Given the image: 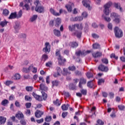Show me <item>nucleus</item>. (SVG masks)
Returning <instances> with one entry per match:
<instances>
[{"mask_svg": "<svg viewBox=\"0 0 125 125\" xmlns=\"http://www.w3.org/2000/svg\"><path fill=\"white\" fill-rule=\"evenodd\" d=\"M34 4L36 6L35 11L38 13H44L45 8L44 7L41 5L39 0H36L34 2Z\"/></svg>", "mask_w": 125, "mask_h": 125, "instance_id": "1", "label": "nucleus"}, {"mask_svg": "<svg viewBox=\"0 0 125 125\" xmlns=\"http://www.w3.org/2000/svg\"><path fill=\"white\" fill-rule=\"evenodd\" d=\"M68 29H69L70 31H74V35L76 36L77 38H79V32H78L79 24H78L77 23L74 25H72V26L69 25V26H68Z\"/></svg>", "mask_w": 125, "mask_h": 125, "instance_id": "2", "label": "nucleus"}, {"mask_svg": "<svg viewBox=\"0 0 125 125\" xmlns=\"http://www.w3.org/2000/svg\"><path fill=\"white\" fill-rule=\"evenodd\" d=\"M112 5V2L109 1L108 2L106 3L105 5H104V13L106 16H108L109 15L110 12H109V8L110 6Z\"/></svg>", "mask_w": 125, "mask_h": 125, "instance_id": "3", "label": "nucleus"}, {"mask_svg": "<svg viewBox=\"0 0 125 125\" xmlns=\"http://www.w3.org/2000/svg\"><path fill=\"white\" fill-rule=\"evenodd\" d=\"M114 31L116 38H120L123 36V32L118 27H115Z\"/></svg>", "mask_w": 125, "mask_h": 125, "instance_id": "4", "label": "nucleus"}, {"mask_svg": "<svg viewBox=\"0 0 125 125\" xmlns=\"http://www.w3.org/2000/svg\"><path fill=\"white\" fill-rule=\"evenodd\" d=\"M51 51V45L49 42H46L45 43V47L42 49V51L46 53H49Z\"/></svg>", "mask_w": 125, "mask_h": 125, "instance_id": "5", "label": "nucleus"}, {"mask_svg": "<svg viewBox=\"0 0 125 125\" xmlns=\"http://www.w3.org/2000/svg\"><path fill=\"white\" fill-rule=\"evenodd\" d=\"M112 19H114L113 20L114 22L116 24H118L120 22V16L115 13H112L110 16Z\"/></svg>", "mask_w": 125, "mask_h": 125, "instance_id": "6", "label": "nucleus"}, {"mask_svg": "<svg viewBox=\"0 0 125 125\" xmlns=\"http://www.w3.org/2000/svg\"><path fill=\"white\" fill-rule=\"evenodd\" d=\"M86 83V79L82 77L79 78V87L80 88H83V85H85Z\"/></svg>", "mask_w": 125, "mask_h": 125, "instance_id": "7", "label": "nucleus"}, {"mask_svg": "<svg viewBox=\"0 0 125 125\" xmlns=\"http://www.w3.org/2000/svg\"><path fill=\"white\" fill-rule=\"evenodd\" d=\"M92 52L91 50H87L86 51L85 50L79 51V56H82V57H85L86 55H87L89 54H90Z\"/></svg>", "mask_w": 125, "mask_h": 125, "instance_id": "8", "label": "nucleus"}, {"mask_svg": "<svg viewBox=\"0 0 125 125\" xmlns=\"http://www.w3.org/2000/svg\"><path fill=\"white\" fill-rule=\"evenodd\" d=\"M58 61H59V64L60 65H64L66 62V60L63 58V56L58 57Z\"/></svg>", "mask_w": 125, "mask_h": 125, "instance_id": "9", "label": "nucleus"}, {"mask_svg": "<svg viewBox=\"0 0 125 125\" xmlns=\"http://www.w3.org/2000/svg\"><path fill=\"white\" fill-rule=\"evenodd\" d=\"M98 70L103 72H107L108 71V67L104 66V65L100 64L98 67Z\"/></svg>", "mask_w": 125, "mask_h": 125, "instance_id": "10", "label": "nucleus"}, {"mask_svg": "<svg viewBox=\"0 0 125 125\" xmlns=\"http://www.w3.org/2000/svg\"><path fill=\"white\" fill-rule=\"evenodd\" d=\"M32 95L33 97L35 98L36 100L38 101L39 102H42V96H40L37 94L35 93L34 92L32 93Z\"/></svg>", "mask_w": 125, "mask_h": 125, "instance_id": "11", "label": "nucleus"}, {"mask_svg": "<svg viewBox=\"0 0 125 125\" xmlns=\"http://www.w3.org/2000/svg\"><path fill=\"white\" fill-rule=\"evenodd\" d=\"M43 114V111H41L39 110H36V111L35 113V115L36 118H39L42 117V115Z\"/></svg>", "mask_w": 125, "mask_h": 125, "instance_id": "12", "label": "nucleus"}, {"mask_svg": "<svg viewBox=\"0 0 125 125\" xmlns=\"http://www.w3.org/2000/svg\"><path fill=\"white\" fill-rule=\"evenodd\" d=\"M54 22V26L56 27H59L62 22L61 18H57L55 19Z\"/></svg>", "mask_w": 125, "mask_h": 125, "instance_id": "13", "label": "nucleus"}, {"mask_svg": "<svg viewBox=\"0 0 125 125\" xmlns=\"http://www.w3.org/2000/svg\"><path fill=\"white\" fill-rule=\"evenodd\" d=\"M102 55L103 54L101 52H96L92 53V56L95 58L101 57Z\"/></svg>", "mask_w": 125, "mask_h": 125, "instance_id": "14", "label": "nucleus"}, {"mask_svg": "<svg viewBox=\"0 0 125 125\" xmlns=\"http://www.w3.org/2000/svg\"><path fill=\"white\" fill-rule=\"evenodd\" d=\"M89 1L87 0H83L82 1V4L83 6L86 7V8H90V5L89 4Z\"/></svg>", "mask_w": 125, "mask_h": 125, "instance_id": "15", "label": "nucleus"}, {"mask_svg": "<svg viewBox=\"0 0 125 125\" xmlns=\"http://www.w3.org/2000/svg\"><path fill=\"white\" fill-rule=\"evenodd\" d=\"M114 6L117 9H119L120 11L122 12L123 9L122 7H121V4L120 3H114Z\"/></svg>", "mask_w": 125, "mask_h": 125, "instance_id": "16", "label": "nucleus"}, {"mask_svg": "<svg viewBox=\"0 0 125 125\" xmlns=\"http://www.w3.org/2000/svg\"><path fill=\"white\" fill-rule=\"evenodd\" d=\"M73 6H74V4L71 3V5H66L65 8H67L68 12L70 13L72 12Z\"/></svg>", "mask_w": 125, "mask_h": 125, "instance_id": "17", "label": "nucleus"}, {"mask_svg": "<svg viewBox=\"0 0 125 125\" xmlns=\"http://www.w3.org/2000/svg\"><path fill=\"white\" fill-rule=\"evenodd\" d=\"M17 18V13L16 12L12 13L8 17L9 20H12Z\"/></svg>", "mask_w": 125, "mask_h": 125, "instance_id": "18", "label": "nucleus"}, {"mask_svg": "<svg viewBox=\"0 0 125 125\" xmlns=\"http://www.w3.org/2000/svg\"><path fill=\"white\" fill-rule=\"evenodd\" d=\"M54 35L57 37H60L61 36V32L58 29L53 30Z\"/></svg>", "mask_w": 125, "mask_h": 125, "instance_id": "19", "label": "nucleus"}, {"mask_svg": "<svg viewBox=\"0 0 125 125\" xmlns=\"http://www.w3.org/2000/svg\"><path fill=\"white\" fill-rule=\"evenodd\" d=\"M6 122V118L3 116H0V125H4Z\"/></svg>", "mask_w": 125, "mask_h": 125, "instance_id": "20", "label": "nucleus"}, {"mask_svg": "<svg viewBox=\"0 0 125 125\" xmlns=\"http://www.w3.org/2000/svg\"><path fill=\"white\" fill-rule=\"evenodd\" d=\"M16 118L18 119V120L23 119L24 118V115L22 113L20 112L18 114H16Z\"/></svg>", "mask_w": 125, "mask_h": 125, "instance_id": "21", "label": "nucleus"}, {"mask_svg": "<svg viewBox=\"0 0 125 125\" xmlns=\"http://www.w3.org/2000/svg\"><path fill=\"white\" fill-rule=\"evenodd\" d=\"M60 84V82L58 80H54L52 81V87L54 86H58Z\"/></svg>", "mask_w": 125, "mask_h": 125, "instance_id": "22", "label": "nucleus"}, {"mask_svg": "<svg viewBox=\"0 0 125 125\" xmlns=\"http://www.w3.org/2000/svg\"><path fill=\"white\" fill-rule=\"evenodd\" d=\"M49 11H50V12H51V13L54 16H59L60 15L59 13H57L56 12H55V10H54V9H53L52 8H50Z\"/></svg>", "mask_w": 125, "mask_h": 125, "instance_id": "23", "label": "nucleus"}, {"mask_svg": "<svg viewBox=\"0 0 125 125\" xmlns=\"http://www.w3.org/2000/svg\"><path fill=\"white\" fill-rule=\"evenodd\" d=\"M69 104H63L62 105V111H67L69 108Z\"/></svg>", "mask_w": 125, "mask_h": 125, "instance_id": "24", "label": "nucleus"}, {"mask_svg": "<svg viewBox=\"0 0 125 125\" xmlns=\"http://www.w3.org/2000/svg\"><path fill=\"white\" fill-rule=\"evenodd\" d=\"M93 80H90V81L88 82L87 83V86L90 88H92L93 87V83L92 82H93Z\"/></svg>", "mask_w": 125, "mask_h": 125, "instance_id": "25", "label": "nucleus"}, {"mask_svg": "<svg viewBox=\"0 0 125 125\" xmlns=\"http://www.w3.org/2000/svg\"><path fill=\"white\" fill-rule=\"evenodd\" d=\"M70 45L71 48H76L78 46V44L76 42H71L70 43Z\"/></svg>", "mask_w": 125, "mask_h": 125, "instance_id": "26", "label": "nucleus"}, {"mask_svg": "<svg viewBox=\"0 0 125 125\" xmlns=\"http://www.w3.org/2000/svg\"><path fill=\"white\" fill-rule=\"evenodd\" d=\"M53 104L56 106H60L61 104V102L59 101V99H56V101H53Z\"/></svg>", "mask_w": 125, "mask_h": 125, "instance_id": "27", "label": "nucleus"}, {"mask_svg": "<svg viewBox=\"0 0 125 125\" xmlns=\"http://www.w3.org/2000/svg\"><path fill=\"white\" fill-rule=\"evenodd\" d=\"M86 75L88 79L93 78V80H94L93 74L91 72H87Z\"/></svg>", "mask_w": 125, "mask_h": 125, "instance_id": "28", "label": "nucleus"}, {"mask_svg": "<svg viewBox=\"0 0 125 125\" xmlns=\"http://www.w3.org/2000/svg\"><path fill=\"white\" fill-rule=\"evenodd\" d=\"M48 56L46 54H43L42 56V61H43L44 62H45L48 60Z\"/></svg>", "mask_w": 125, "mask_h": 125, "instance_id": "29", "label": "nucleus"}, {"mask_svg": "<svg viewBox=\"0 0 125 125\" xmlns=\"http://www.w3.org/2000/svg\"><path fill=\"white\" fill-rule=\"evenodd\" d=\"M9 103V102L7 100L5 99L1 102V105L2 106H6Z\"/></svg>", "mask_w": 125, "mask_h": 125, "instance_id": "30", "label": "nucleus"}, {"mask_svg": "<svg viewBox=\"0 0 125 125\" xmlns=\"http://www.w3.org/2000/svg\"><path fill=\"white\" fill-rule=\"evenodd\" d=\"M13 83V82L12 81L6 80L4 83V84H5L6 86H9L10 84H12Z\"/></svg>", "mask_w": 125, "mask_h": 125, "instance_id": "31", "label": "nucleus"}, {"mask_svg": "<svg viewBox=\"0 0 125 125\" xmlns=\"http://www.w3.org/2000/svg\"><path fill=\"white\" fill-rule=\"evenodd\" d=\"M8 23V21H3L0 22V26H2V27H4V26H6L7 25V24Z\"/></svg>", "mask_w": 125, "mask_h": 125, "instance_id": "32", "label": "nucleus"}, {"mask_svg": "<svg viewBox=\"0 0 125 125\" xmlns=\"http://www.w3.org/2000/svg\"><path fill=\"white\" fill-rule=\"evenodd\" d=\"M69 88L70 90H74L76 89V86L75 84H73V83H70Z\"/></svg>", "mask_w": 125, "mask_h": 125, "instance_id": "33", "label": "nucleus"}, {"mask_svg": "<svg viewBox=\"0 0 125 125\" xmlns=\"http://www.w3.org/2000/svg\"><path fill=\"white\" fill-rule=\"evenodd\" d=\"M80 92H81V93L83 94V95H86L87 94V90L86 89L81 88V89L80 90Z\"/></svg>", "mask_w": 125, "mask_h": 125, "instance_id": "34", "label": "nucleus"}, {"mask_svg": "<svg viewBox=\"0 0 125 125\" xmlns=\"http://www.w3.org/2000/svg\"><path fill=\"white\" fill-rule=\"evenodd\" d=\"M40 88L41 90H47V87L45 86L43 83H41L40 86Z\"/></svg>", "mask_w": 125, "mask_h": 125, "instance_id": "35", "label": "nucleus"}, {"mask_svg": "<svg viewBox=\"0 0 125 125\" xmlns=\"http://www.w3.org/2000/svg\"><path fill=\"white\" fill-rule=\"evenodd\" d=\"M14 28L15 30H16V32L18 33L19 29H20V27L19 26V24L18 23H16L14 26Z\"/></svg>", "mask_w": 125, "mask_h": 125, "instance_id": "36", "label": "nucleus"}, {"mask_svg": "<svg viewBox=\"0 0 125 125\" xmlns=\"http://www.w3.org/2000/svg\"><path fill=\"white\" fill-rule=\"evenodd\" d=\"M93 49H97L100 48V45L99 43H94L92 45Z\"/></svg>", "mask_w": 125, "mask_h": 125, "instance_id": "37", "label": "nucleus"}, {"mask_svg": "<svg viewBox=\"0 0 125 125\" xmlns=\"http://www.w3.org/2000/svg\"><path fill=\"white\" fill-rule=\"evenodd\" d=\"M21 78V76L19 74H16L14 76V79L15 80H20Z\"/></svg>", "mask_w": 125, "mask_h": 125, "instance_id": "38", "label": "nucleus"}, {"mask_svg": "<svg viewBox=\"0 0 125 125\" xmlns=\"http://www.w3.org/2000/svg\"><path fill=\"white\" fill-rule=\"evenodd\" d=\"M105 80L103 79H100L98 81V84L99 85H101L102 83H104Z\"/></svg>", "mask_w": 125, "mask_h": 125, "instance_id": "39", "label": "nucleus"}, {"mask_svg": "<svg viewBox=\"0 0 125 125\" xmlns=\"http://www.w3.org/2000/svg\"><path fill=\"white\" fill-rule=\"evenodd\" d=\"M24 100L27 102H31L32 101V98L31 97L26 95L24 97Z\"/></svg>", "mask_w": 125, "mask_h": 125, "instance_id": "40", "label": "nucleus"}, {"mask_svg": "<svg viewBox=\"0 0 125 125\" xmlns=\"http://www.w3.org/2000/svg\"><path fill=\"white\" fill-rule=\"evenodd\" d=\"M95 125H104V122L102 120H98Z\"/></svg>", "mask_w": 125, "mask_h": 125, "instance_id": "41", "label": "nucleus"}, {"mask_svg": "<svg viewBox=\"0 0 125 125\" xmlns=\"http://www.w3.org/2000/svg\"><path fill=\"white\" fill-rule=\"evenodd\" d=\"M38 16L37 15H33L32 18H30V21L31 22H34L35 20H37Z\"/></svg>", "mask_w": 125, "mask_h": 125, "instance_id": "42", "label": "nucleus"}, {"mask_svg": "<svg viewBox=\"0 0 125 125\" xmlns=\"http://www.w3.org/2000/svg\"><path fill=\"white\" fill-rule=\"evenodd\" d=\"M3 15H4L5 16H7L9 14V11L7 9H5L3 10Z\"/></svg>", "mask_w": 125, "mask_h": 125, "instance_id": "43", "label": "nucleus"}, {"mask_svg": "<svg viewBox=\"0 0 125 125\" xmlns=\"http://www.w3.org/2000/svg\"><path fill=\"white\" fill-rule=\"evenodd\" d=\"M55 55L56 56H58V57H62V56H61V50L57 49L55 53Z\"/></svg>", "mask_w": 125, "mask_h": 125, "instance_id": "44", "label": "nucleus"}, {"mask_svg": "<svg viewBox=\"0 0 125 125\" xmlns=\"http://www.w3.org/2000/svg\"><path fill=\"white\" fill-rule=\"evenodd\" d=\"M62 95H64L65 96V97H66L67 98L69 97V96H70L69 92H66L65 91H63Z\"/></svg>", "mask_w": 125, "mask_h": 125, "instance_id": "45", "label": "nucleus"}, {"mask_svg": "<svg viewBox=\"0 0 125 125\" xmlns=\"http://www.w3.org/2000/svg\"><path fill=\"white\" fill-rule=\"evenodd\" d=\"M42 95L43 100L45 101L47 98V94L45 92H42Z\"/></svg>", "mask_w": 125, "mask_h": 125, "instance_id": "46", "label": "nucleus"}, {"mask_svg": "<svg viewBox=\"0 0 125 125\" xmlns=\"http://www.w3.org/2000/svg\"><path fill=\"white\" fill-rule=\"evenodd\" d=\"M51 120H52V118L51 117V116H46L45 118V121L47 122H51Z\"/></svg>", "mask_w": 125, "mask_h": 125, "instance_id": "47", "label": "nucleus"}, {"mask_svg": "<svg viewBox=\"0 0 125 125\" xmlns=\"http://www.w3.org/2000/svg\"><path fill=\"white\" fill-rule=\"evenodd\" d=\"M63 74H64L65 75L70 74V72H68V69L67 68H63Z\"/></svg>", "mask_w": 125, "mask_h": 125, "instance_id": "48", "label": "nucleus"}, {"mask_svg": "<svg viewBox=\"0 0 125 125\" xmlns=\"http://www.w3.org/2000/svg\"><path fill=\"white\" fill-rule=\"evenodd\" d=\"M69 53H70V51L69 50L65 49V50H63V55L69 56Z\"/></svg>", "mask_w": 125, "mask_h": 125, "instance_id": "49", "label": "nucleus"}, {"mask_svg": "<svg viewBox=\"0 0 125 125\" xmlns=\"http://www.w3.org/2000/svg\"><path fill=\"white\" fill-rule=\"evenodd\" d=\"M68 70L70 71H75L76 70V67L74 65L70 66L68 67Z\"/></svg>", "mask_w": 125, "mask_h": 125, "instance_id": "50", "label": "nucleus"}, {"mask_svg": "<svg viewBox=\"0 0 125 125\" xmlns=\"http://www.w3.org/2000/svg\"><path fill=\"white\" fill-rule=\"evenodd\" d=\"M103 17L106 22H110L111 21V19L109 17H105L104 15H103Z\"/></svg>", "mask_w": 125, "mask_h": 125, "instance_id": "51", "label": "nucleus"}, {"mask_svg": "<svg viewBox=\"0 0 125 125\" xmlns=\"http://www.w3.org/2000/svg\"><path fill=\"white\" fill-rule=\"evenodd\" d=\"M33 87L32 86H26L25 87V90L28 92H30L32 91Z\"/></svg>", "mask_w": 125, "mask_h": 125, "instance_id": "52", "label": "nucleus"}, {"mask_svg": "<svg viewBox=\"0 0 125 125\" xmlns=\"http://www.w3.org/2000/svg\"><path fill=\"white\" fill-rule=\"evenodd\" d=\"M52 64H53V62L51 61H49L48 62L46 63L45 66L48 67H50V66H52Z\"/></svg>", "mask_w": 125, "mask_h": 125, "instance_id": "53", "label": "nucleus"}, {"mask_svg": "<svg viewBox=\"0 0 125 125\" xmlns=\"http://www.w3.org/2000/svg\"><path fill=\"white\" fill-rule=\"evenodd\" d=\"M67 11L63 9H60L59 11V14L61 15L62 13H64V14H67Z\"/></svg>", "mask_w": 125, "mask_h": 125, "instance_id": "54", "label": "nucleus"}, {"mask_svg": "<svg viewBox=\"0 0 125 125\" xmlns=\"http://www.w3.org/2000/svg\"><path fill=\"white\" fill-rule=\"evenodd\" d=\"M22 14V12L21 10L19 11L18 14L17 15V19H19L21 17Z\"/></svg>", "mask_w": 125, "mask_h": 125, "instance_id": "55", "label": "nucleus"}, {"mask_svg": "<svg viewBox=\"0 0 125 125\" xmlns=\"http://www.w3.org/2000/svg\"><path fill=\"white\" fill-rule=\"evenodd\" d=\"M82 17H83L84 18H86L88 17V13L86 12H83L82 14Z\"/></svg>", "mask_w": 125, "mask_h": 125, "instance_id": "56", "label": "nucleus"}, {"mask_svg": "<svg viewBox=\"0 0 125 125\" xmlns=\"http://www.w3.org/2000/svg\"><path fill=\"white\" fill-rule=\"evenodd\" d=\"M32 0H24V2L26 4H30L31 5Z\"/></svg>", "mask_w": 125, "mask_h": 125, "instance_id": "57", "label": "nucleus"}, {"mask_svg": "<svg viewBox=\"0 0 125 125\" xmlns=\"http://www.w3.org/2000/svg\"><path fill=\"white\" fill-rule=\"evenodd\" d=\"M67 114H68L67 112H62V118L63 119H64L65 118H66V117L67 116Z\"/></svg>", "mask_w": 125, "mask_h": 125, "instance_id": "58", "label": "nucleus"}, {"mask_svg": "<svg viewBox=\"0 0 125 125\" xmlns=\"http://www.w3.org/2000/svg\"><path fill=\"white\" fill-rule=\"evenodd\" d=\"M92 38H93L95 39H99V35H98L97 34H94V33L92 34Z\"/></svg>", "mask_w": 125, "mask_h": 125, "instance_id": "59", "label": "nucleus"}, {"mask_svg": "<svg viewBox=\"0 0 125 125\" xmlns=\"http://www.w3.org/2000/svg\"><path fill=\"white\" fill-rule=\"evenodd\" d=\"M102 62L104 64H108V61L107 59H103L102 60Z\"/></svg>", "mask_w": 125, "mask_h": 125, "instance_id": "60", "label": "nucleus"}, {"mask_svg": "<svg viewBox=\"0 0 125 125\" xmlns=\"http://www.w3.org/2000/svg\"><path fill=\"white\" fill-rule=\"evenodd\" d=\"M118 108L120 110H123L124 109H125V106L123 105H119Z\"/></svg>", "mask_w": 125, "mask_h": 125, "instance_id": "61", "label": "nucleus"}, {"mask_svg": "<svg viewBox=\"0 0 125 125\" xmlns=\"http://www.w3.org/2000/svg\"><path fill=\"white\" fill-rule=\"evenodd\" d=\"M23 7H25V9H26V11H28L30 10L29 4H25Z\"/></svg>", "mask_w": 125, "mask_h": 125, "instance_id": "62", "label": "nucleus"}, {"mask_svg": "<svg viewBox=\"0 0 125 125\" xmlns=\"http://www.w3.org/2000/svg\"><path fill=\"white\" fill-rule=\"evenodd\" d=\"M43 118H41L40 120H36V122H37L38 124H40L41 123H43Z\"/></svg>", "mask_w": 125, "mask_h": 125, "instance_id": "63", "label": "nucleus"}, {"mask_svg": "<svg viewBox=\"0 0 125 125\" xmlns=\"http://www.w3.org/2000/svg\"><path fill=\"white\" fill-rule=\"evenodd\" d=\"M20 123H21V125H26V122L24 120H21Z\"/></svg>", "mask_w": 125, "mask_h": 125, "instance_id": "64", "label": "nucleus"}]
</instances>
